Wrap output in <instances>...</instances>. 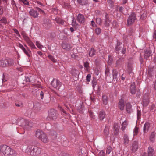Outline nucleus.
I'll return each instance as SVG.
<instances>
[{
  "label": "nucleus",
  "instance_id": "774afa93",
  "mask_svg": "<svg viewBox=\"0 0 156 156\" xmlns=\"http://www.w3.org/2000/svg\"><path fill=\"white\" fill-rule=\"evenodd\" d=\"M60 110L63 113L66 114V112L64 110L63 108L61 107L60 109Z\"/></svg>",
  "mask_w": 156,
  "mask_h": 156
},
{
  "label": "nucleus",
  "instance_id": "338daca9",
  "mask_svg": "<svg viewBox=\"0 0 156 156\" xmlns=\"http://www.w3.org/2000/svg\"><path fill=\"white\" fill-rule=\"evenodd\" d=\"M24 1V2H23V3L24 5H28L29 4V3L27 2V0H23Z\"/></svg>",
  "mask_w": 156,
  "mask_h": 156
},
{
  "label": "nucleus",
  "instance_id": "c85d7f7f",
  "mask_svg": "<svg viewBox=\"0 0 156 156\" xmlns=\"http://www.w3.org/2000/svg\"><path fill=\"white\" fill-rule=\"evenodd\" d=\"M102 99L103 104L106 105L108 103L107 97L105 95H103L102 97Z\"/></svg>",
  "mask_w": 156,
  "mask_h": 156
},
{
  "label": "nucleus",
  "instance_id": "6e6552de",
  "mask_svg": "<svg viewBox=\"0 0 156 156\" xmlns=\"http://www.w3.org/2000/svg\"><path fill=\"white\" fill-rule=\"evenodd\" d=\"M48 117L52 119H55L57 117L56 111L53 109L50 110L48 112Z\"/></svg>",
  "mask_w": 156,
  "mask_h": 156
},
{
  "label": "nucleus",
  "instance_id": "423d86ee",
  "mask_svg": "<svg viewBox=\"0 0 156 156\" xmlns=\"http://www.w3.org/2000/svg\"><path fill=\"white\" fill-rule=\"evenodd\" d=\"M51 84L55 88L59 90L62 85V83L58 79H54L51 82Z\"/></svg>",
  "mask_w": 156,
  "mask_h": 156
},
{
  "label": "nucleus",
  "instance_id": "a19ab883",
  "mask_svg": "<svg viewBox=\"0 0 156 156\" xmlns=\"http://www.w3.org/2000/svg\"><path fill=\"white\" fill-rule=\"evenodd\" d=\"M0 22L1 23H3L4 24H6L7 23L6 19L5 17L2 18L0 20Z\"/></svg>",
  "mask_w": 156,
  "mask_h": 156
},
{
  "label": "nucleus",
  "instance_id": "8fccbe9b",
  "mask_svg": "<svg viewBox=\"0 0 156 156\" xmlns=\"http://www.w3.org/2000/svg\"><path fill=\"white\" fill-rule=\"evenodd\" d=\"M73 75L74 76L77 75L78 73V72L77 70H73L72 71Z\"/></svg>",
  "mask_w": 156,
  "mask_h": 156
},
{
  "label": "nucleus",
  "instance_id": "13d9d810",
  "mask_svg": "<svg viewBox=\"0 0 156 156\" xmlns=\"http://www.w3.org/2000/svg\"><path fill=\"white\" fill-rule=\"evenodd\" d=\"M76 20H75V19L74 18H73L72 20V25L74 26H76Z\"/></svg>",
  "mask_w": 156,
  "mask_h": 156
},
{
  "label": "nucleus",
  "instance_id": "2f4dec72",
  "mask_svg": "<svg viewBox=\"0 0 156 156\" xmlns=\"http://www.w3.org/2000/svg\"><path fill=\"white\" fill-rule=\"evenodd\" d=\"M15 105L16 106L20 107H22L23 106L22 102L19 101H16Z\"/></svg>",
  "mask_w": 156,
  "mask_h": 156
},
{
  "label": "nucleus",
  "instance_id": "412c9836",
  "mask_svg": "<svg viewBox=\"0 0 156 156\" xmlns=\"http://www.w3.org/2000/svg\"><path fill=\"white\" fill-rule=\"evenodd\" d=\"M138 148V143L136 141H134L132 144V150L133 151L137 150Z\"/></svg>",
  "mask_w": 156,
  "mask_h": 156
},
{
  "label": "nucleus",
  "instance_id": "9b49d317",
  "mask_svg": "<svg viewBox=\"0 0 156 156\" xmlns=\"http://www.w3.org/2000/svg\"><path fill=\"white\" fill-rule=\"evenodd\" d=\"M24 46L26 47L27 49L25 48L23 50V51L28 57H31V51L26 45H25Z\"/></svg>",
  "mask_w": 156,
  "mask_h": 156
},
{
  "label": "nucleus",
  "instance_id": "3c124183",
  "mask_svg": "<svg viewBox=\"0 0 156 156\" xmlns=\"http://www.w3.org/2000/svg\"><path fill=\"white\" fill-rule=\"evenodd\" d=\"M91 75L89 74L86 77V80L87 81H90V80Z\"/></svg>",
  "mask_w": 156,
  "mask_h": 156
},
{
  "label": "nucleus",
  "instance_id": "a211bd4d",
  "mask_svg": "<svg viewBox=\"0 0 156 156\" xmlns=\"http://www.w3.org/2000/svg\"><path fill=\"white\" fill-rule=\"evenodd\" d=\"M150 127V124L148 122L146 123L144 126L143 132L144 133H146L149 131Z\"/></svg>",
  "mask_w": 156,
  "mask_h": 156
},
{
  "label": "nucleus",
  "instance_id": "09e8293b",
  "mask_svg": "<svg viewBox=\"0 0 156 156\" xmlns=\"http://www.w3.org/2000/svg\"><path fill=\"white\" fill-rule=\"evenodd\" d=\"M17 46L20 48L22 50L24 49L25 48L20 43H18Z\"/></svg>",
  "mask_w": 156,
  "mask_h": 156
},
{
  "label": "nucleus",
  "instance_id": "dca6fc26",
  "mask_svg": "<svg viewBox=\"0 0 156 156\" xmlns=\"http://www.w3.org/2000/svg\"><path fill=\"white\" fill-rule=\"evenodd\" d=\"M105 111L102 110L100 111L99 113L98 117L101 120H103V119L105 118Z\"/></svg>",
  "mask_w": 156,
  "mask_h": 156
},
{
  "label": "nucleus",
  "instance_id": "2eb2a0df",
  "mask_svg": "<svg viewBox=\"0 0 156 156\" xmlns=\"http://www.w3.org/2000/svg\"><path fill=\"white\" fill-rule=\"evenodd\" d=\"M148 156H153L155 154V151L153 148L149 147L148 148Z\"/></svg>",
  "mask_w": 156,
  "mask_h": 156
},
{
  "label": "nucleus",
  "instance_id": "0eeeda50",
  "mask_svg": "<svg viewBox=\"0 0 156 156\" xmlns=\"http://www.w3.org/2000/svg\"><path fill=\"white\" fill-rule=\"evenodd\" d=\"M136 19V14L134 13H132L129 16L127 20V24L131 25L134 22Z\"/></svg>",
  "mask_w": 156,
  "mask_h": 156
},
{
  "label": "nucleus",
  "instance_id": "c03bdc74",
  "mask_svg": "<svg viewBox=\"0 0 156 156\" xmlns=\"http://www.w3.org/2000/svg\"><path fill=\"white\" fill-rule=\"evenodd\" d=\"M95 32L96 33L97 35H98L99 34H100V33L101 32V29L100 28H96L95 29Z\"/></svg>",
  "mask_w": 156,
  "mask_h": 156
},
{
  "label": "nucleus",
  "instance_id": "5701e85b",
  "mask_svg": "<svg viewBox=\"0 0 156 156\" xmlns=\"http://www.w3.org/2000/svg\"><path fill=\"white\" fill-rule=\"evenodd\" d=\"M113 128L114 133L115 134L117 135L118 133L119 128L118 124L117 123H115L114 125Z\"/></svg>",
  "mask_w": 156,
  "mask_h": 156
},
{
  "label": "nucleus",
  "instance_id": "c9c22d12",
  "mask_svg": "<svg viewBox=\"0 0 156 156\" xmlns=\"http://www.w3.org/2000/svg\"><path fill=\"white\" fill-rule=\"evenodd\" d=\"M112 148L108 146L107 149L106 153L107 154H109L112 151Z\"/></svg>",
  "mask_w": 156,
  "mask_h": 156
},
{
  "label": "nucleus",
  "instance_id": "e2e57ef3",
  "mask_svg": "<svg viewBox=\"0 0 156 156\" xmlns=\"http://www.w3.org/2000/svg\"><path fill=\"white\" fill-rule=\"evenodd\" d=\"M91 25L93 27H96V25L95 24L94 22L93 21H91Z\"/></svg>",
  "mask_w": 156,
  "mask_h": 156
},
{
  "label": "nucleus",
  "instance_id": "4d7b16f0",
  "mask_svg": "<svg viewBox=\"0 0 156 156\" xmlns=\"http://www.w3.org/2000/svg\"><path fill=\"white\" fill-rule=\"evenodd\" d=\"M93 86L94 87L97 84V82L96 80H94L92 82Z\"/></svg>",
  "mask_w": 156,
  "mask_h": 156
},
{
  "label": "nucleus",
  "instance_id": "f8f14e48",
  "mask_svg": "<svg viewBox=\"0 0 156 156\" xmlns=\"http://www.w3.org/2000/svg\"><path fill=\"white\" fill-rule=\"evenodd\" d=\"M113 78L112 79H111V80H109V82H111L112 80H113V82H116L118 80L117 78V75L118 72L115 70L113 71Z\"/></svg>",
  "mask_w": 156,
  "mask_h": 156
},
{
  "label": "nucleus",
  "instance_id": "f03ea898",
  "mask_svg": "<svg viewBox=\"0 0 156 156\" xmlns=\"http://www.w3.org/2000/svg\"><path fill=\"white\" fill-rule=\"evenodd\" d=\"M0 153L5 156H16L14 150L6 145H2L0 147Z\"/></svg>",
  "mask_w": 156,
  "mask_h": 156
},
{
  "label": "nucleus",
  "instance_id": "5fc2aeb1",
  "mask_svg": "<svg viewBox=\"0 0 156 156\" xmlns=\"http://www.w3.org/2000/svg\"><path fill=\"white\" fill-rule=\"evenodd\" d=\"M37 9L39 12H40L41 13L44 14V11L42 10L40 8L37 7L36 8Z\"/></svg>",
  "mask_w": 156,
  "mask_h": 156
},
{
  "label": "nucleus",
  "instance_id": "72a5a7b5",
  "mask_svg": "<svg viewBox=\"0 0 156 156\" xmlns=\"http://www.w3.org/2000/svg\"><path fill=\"white\" fill-rule=\"evenodd\" d=\"M143 105L145 106H147L149 102L148 98L147 97L146 100L144 98L143 99Z\"/></svg>",
  "mask_w": 156,
  "mask_h": 156
},
{
  "label": "nucleus",
  "instance_id": "473e14b6",
  "mask_svg": "<svg viewBox=\"0 0 156 156\" xmlns=\"http://www.w3.org/2000/svg\"><path fill=\"white\" fill-rule=\"evenodd\" d=\"M132 105L129 103H127V113H130L132 112V109L131 108Z\"/></svg>",
  "mask_w": 156,
  "mask_h": 156
},
{
  "label": "nucleus",
  "instance_id": "393cba45",
  "mask_svg": "<svg viewBox=\"0 0 156 156\" xmlns=\"http://www.w3.org/2000/svg\"><path fill=\"white\" fill-rule=\"evenodd\" d=\"M96 51L94 49L92 48H90L89 52V56L92 57L95 54Z\"/></svg>",
  "mask_w": 156,
  "mask_h": 156
},
{
  "label": "nucleus",
  "instance_id": "4468645a",
  "mask_svg": "<svg viewBox=\"0 0 156 156\" xmlns=\"http://www.w3.org/2000/svg\"><path fill=\"white\" fill-rule=\"evenodd\" d=\"M30 14L33 17L37 18L38 16V13L36 10L31 9L29 12Z\"/></svg>",
  "mask_w": 156,
  "mask_h": 156
},
{
  "label": "nucleus",
  "instance_id": "58836bf2",
  "mask_svg": "<svg viewBox=\"0 0 156 156\" xmlns=\"http://www.w3.org/2000/svg\"><path fill=\"white\" fill-rule=\"evenodd\" d=\"M48 57L54 62L55 63L56 62V60L51 55H48Z\"/></svg>",
  "mask_w": 156,
  "mask_h": 156
},
{
  "label": "nucleus",
  "instance_id": "7c9ffc66",
  "mask_svg": "<svg viewBox=\"0 0 156 156\" xmlns=\"http://www.w3.org/2000/svg\"><path fill=\"white\" fill-rule=\"evenodd\" d=\"M109 69L108 68H106V70L105 71V73L106 76V79L108 81V80L109 79Z\"/></svg>",
  "mask_w": 156,
  "mask_h": 156
},
{
  "label": "nucleus",
  "instance_id": "c756f323",
  "mask_svg": "<svg viewBox=\"0 0 156 156\" xmlns=\"http://www.w3.org/2000/svg\"><path fill=\"white\" fill-rule=\"evenodd\" d=\"M151 55V51H146L144 54V57L145 58L147 59Z\"/></svg>",
  "mask_w": 156,
  "mask_h": 156
},
{
  "label": "nucleus",
  "instance_id": "ea45409f",
  "mask_svg": "<svg viewBox=\"0 0 156 156\" xmlns=\"http://www.w3.org/2000/svg\"><path fill=\"white\" fill-rule=\"evenodd\" d=\"M50 134L53 136L54 138H55L56 136V133L54 131H51L50 132Z\"/></svg>",
  "mask_w": 156,
  "mask_h": 156
},
{
  "label": "nucleus",
  "instance_id": "de8ad7c7",
  "mask_svg": "<svg viewBox=\"0 0 156 156\" xmlns=\"http://www.w3.org/2000/svg\"><path fill=\"white\" fill-rule=\"evenodd\" d=\"M96 22L99 25L101 23V20L100 18H97L96 19Z\"/></svg>",
  "mask_w": 156,
  "mask_h": 156
},
{
  "label": "nucleus",
  "instance_id": "9d476101",
  "mask_svg": "<svg viewBox=\"0 0 156 156\" xmlns=\"http://www.w3.org/2000/svg\"><path fill=\"white\" fill-rule=\"evenodd\" d=\"M77 20L80 23H84L85 21V19L83 16L81 14L78 15L77 17Z\"/></svg>",
  "mask_w": 156,
  "mask_h": 156
},
{
  "label": "nucleus",
  "instance_id": "bb28decb",
  "mask_svg": "<svg viewBox=\"0 0 156 156\" xmlns=\"http://www.w3.org/2000/svg\"><path fill=\"white\" fill-rule=\"evenodd\" d=\"M156 133L155 132H153L151 134L149 139L151 141L153 142L155 140V135Z\"/></svg>",
  "mask_w": 156,
  "mask_h": 156
},
{
  "label": "nucleus",
  "instance_id": "0e129e2a",
  "mask_svg": "<svg viewBox=\"0 0 156 156\" xmlns=\"http://www.w3.org/2000/svg\"><path fill=\"white\" fill-rule=\"evenodd\" d=\"M153 37L154 38L156 39V30H155L153 33Z\"/></svg>",
  "mask_w": 156,
  "mask_h": 156
},
{
  "label": "nucleus",
  "instance_id": "1a4fd4ad",
  "mask_svg": "<svg viewBox=\"0 0 156 156\" xmlns=\"http://www.w3.org/2000/svg\"><path fill=\"white\" fill-rule=\"evenodd\" d=\"M43 25L44 27L47 28L50 27L51 26V21L48 19L44 20Z\"/></svg>",
  "mask_w": 156,
  "mask_h": 156
},
{
  "label": "nucleus",
  "instance_id": "4be33fe9",
  "mask_svg": "<svg viewBox=\"0 0 156 156\" xmlns=\"http://www.w3.org/2000/svg\"><path fill=\"white\" fill-rule=\"evenodd\" d=\"M128 73L131 76H133L134 74L132 72L133 68L131 65H129L127 66V72L128 71Z\"/></svg>",
  "mask_w": 156,
  "mask_h": 156
},
{
  "label": "nucleus",
  "instance_id": "680f3d73",
  "mask_svg": "<svg viewBox=\"0 0 156 156\" xmlns=\"http://www.w3.org/2000/svg\"><path fill=\"white\" fill-rule=\"evenodd\" d=\"M131 93L132 94H134L135 93L136 90V89L130 90Z\"/></svg>",
  "mask_w": 156,
  "mask_h": 156
},
{
  "label": "nucleus",
  "instance_id": "37998d69",
  "mask_svg": "<svg viewBox=\"0 0 156 156\" xmlns=\"http://www.w3.org/2000/svg\"><path fill=\"white\" fill-rule=\"evenodd\" d=\"M36 45L39 48H42L43 47V46L38 41L36 42Z\"/></svg>",
  "mask_w": 156,
  "mask_h": 156
},
{
  "label": "nucleus",
  "instance_id": "bf43d9fd",
  "mask_svg": "<svg viewBox=\"0 0 156 156\" xmlns=\"http://www.w3.org/2000/svg\"><path fill=\"white\" fill-rule=\"evenodd\" d=\"M44 95V93L43 91H41V93H40V96H41V99H43V98Z\"/></svg>",
  "mask_w": 156,
  "mask_h": 156
},
{
  "label": "nucleus",
  "instance_id": "b1692460",
  "mask_svg": "<svg viewBox=\"0 0 156 156\" xmlns=\"http://www.w3.org/2000/svg\"><path fill=\"white\" fill-rule=\"evenodd\" d=\"M22 34L23 35L24 39L27 43L31 41L29 37L25 33L23 32Z\"/></svg>",
  "mask_w": 156,
  "mask_h": 156
},
{
  "label": "nucleus",
  "instance_id": "864d4df0",
  "mask_svg": "<svg viewBox=\"0 0 156 156\" xmlns=\"http://www.w3.org/2000/svg\"><path fill=\"white\" fill-rule=\"evenodd\" d=\"M141 115V112L139 110L137 111V119H139L140 118V117Z\"/></svg>",
  "mask_w": 156,
  "mask_h": 156
},
{
  "label": "nucleus",
  "instance_id": "603ef678",
  "mask_svg": "<svg viewBox=\"0 0 156 156\" xmlns=\"http://www.w3.org/2000/svg\"><path fill=\"white\" fill-rule=\"evenodd\" d=\"M89 64L88 62H84V67L85 68H86L87 69H88L89 66Z\"/></svg>",
  "mask_w": 156,
  "mask_h": 156
},
{
  "label": "nucleus",
  "instance_id": "6e6d98bb",
  "mask_svg": "<svg viewBox=\"0 0 156 156\" xmlns=\"http://www.w3.org/2000/svg\"><path fill=\"white\" fill-rule=\"evenodd\" d=\"M13 31H14V32L16 34L18 35V36H20V34L19 31H18V30H16V29H13Z\"/></svg>",
  "mask_w": 156,
  "mask_h": 156
},
{
  "label": "nucleus",
  "instance_id": "79ce46f5",
  "mask_svg": "<svg viewBox=\"0 0 156 156\" xmlns=\"http://www.w3.org/2000/svg\"><path fill=\"white\" fill-rule=\"evenodd\" d=\"M32 48H36L33 42H32L31 41H30L28 43H27Z\"/></svg>",
  "mask_w": 156,
  "mask_h": 156
},
{
  "label": "nucleus",
  "instance_id": "f257e3e1",
  "mask_svg": "<svg viewBox=\"0 0 156 156\" xmlns=\"http://www.w3.org/2000/svg\"><path fill=\"white\" fill-rule=\"evenodd\" d=\"M37 144V142L36 141H30L25 150V153L32 156H37L40 154L41 149L36 146Z\"/></svg>",
  "mask_w": 156,
  "mask_h": 156
},
{
  "label": "nucleus",
  "instance_id": "f704fd0d",
  "mask_svg": "<svg viewBox=\"0 0 156 156\" xmlns=\"http://www.w3.org/2000/svg\"><path fill=\"white\" fill-rule=\"evenodd\" d=\"M127 127V122L125 121L122 124V131H124Z\"/></svg>",
  "mask_w": 156,
  "mask_h": 156
},
{
  "label": "nucleus",
  "instance_id": "a878e982",
  "mask_svg": "<svg viewBox=\"0 0 156 156\" xmlns=\"http://www.w3.org/2000/svg\"><path fill=\"white\" fill-rule=\"evenodd\" d=\"M77 2L79 4L82 5H86L88 4L87 0H77Z\"/></svg>",
  "mask_w": 156,
  "mask_h": 156
},
{
  "label": "nucleus",
  "instance_id": "ddd939ff",
  "mask_svg": "<svg viewBox=\"0 0 156 156\" xmlns=\"http://www.w3.org/2000/svg\"><path fill=\"white\" fill-rule=\"evenodd\" d=\"M62 48L66 50L69 51L72 48L71 45L69 44L63 43L62 45Z\"/></svg>",
  "mask_w": 156,
  "mask_h": 156
},
{
  "label": "nucleus",
  "instance_id": "6ab92c4d",
  "mask_svg": "<svg viewBox=\"0 0 156 156\" xmlns=\"http://www.w3.org/2000/svg\"><path fill=\"white\" fill-rule=\"evenodd\" d=\"M124 48V45L120 42H118L116 46L115 49L116 51H119Z\"/></svg>",
  "mask_w": 156,
  "mask_h": 156
},
{
  "label": "nucleus",
  "instance_id": "7ed1b4c3",
  "mask_svg": "<svg viewBox=\"0 0 156 156\" xmlns=\"http://www.w3.org/2000/svg\"><path fill=\"white\" fill-rule=\"evenodd\" d=\"M36 136L42 142L46 143L48 140V139L45 133L43 132L40 130H38L35 133Z\"/></svg>",
  "mask_w": 156,
  "mask_h": 156
},
{
  "label": "nucleus",
  "instance_id": "aec40b11",
  "mask_svg": "<svg viewBox=\"0 0 156 156\" xmlns=\"http://www.w3.org/2000/svg\"><path fill=\"white\" fill-rule=\"evenodd\" d=\"M119 107L121 110H123L125 106L124 100L123 99H121L119 101Z\"/></svg>",
  "mask_w": 156,
  "mask_h": 156
},
{
  "label": "nucleus",
  "instance_id": "4c0bfd02",
  "mask_svg": "<svg viewBox=\"0 0 156 156\" xmlns=\"http://www.w3.org/2000/svg\"><path fill=\"white\" fill-rule=\"evenodd\" d=\"M138 127L136 126L134 129V135H136L138 133Z\"/></svg>",
  "mask_w": 156,
  "mask_h": 156
},
{
  "label": "nucleus",
  "instance_id": "f3484780",
  "mask_svg": "<svg viewBox=\"0 0 156 156\" xmlns=\"http://www.w3.org/2000/svg\"><path fill=\"white\" fill-rule=\"evenodd\" d=\"M105 19L104 25L105 27H108L109 26L110 21L108 18L107 13L105 14Z\"/></svg>",
  "mask_w": 156,
  "mask_h": 156
},
{
  "label": "nucleus",
  "instance_id": "49530a36",
  "mask_svg": "<svg viewBox=\"0 0 156 156\" xmlns=\"http://www.w3.org/2000/svg\"><path fill=\"white\" fill-rule=\"evenodd\" d=\"M130 90L135 89V84L133 82L131 83V85L130 87Z\"/></svg>",
  "mask_w": 156,
  "mask_h": 156
},
{
  "label": "nucleus",
  "instance_id": "a18cd8bd",
  "mask_svg": "<svg viewBox=\"0 0 156 156\" xmlns=\"http://www.w3.org/2000/svg\"><path fill=\"white\" fill-rule=\"evenodd\" d=\"M62 6L63 7L66 8H68L69 7V5L68 3L64 2L62 4Z\"/></svg>",
  "mask_w": 156,
  "mask_h": 156
},
{
  "label": "nucleus",
  "instance_id": "20e7f679",
  "mask_svg": "<svg viewBox=\"0 0 156 156\" xmlns=\"http://www.w3.org/2000/svg\"><path fill=\"white\" fill-rule=\"evenodd\" d=\"M14 62L13 59L3 58L0 60V66L5 67L11 66L14 65Z\"/></svg>",
  "mask_w": 156,
  "mask_h": 156
},
{
  "label": "nucleus",
  "instance_id": "052dcab7",
  "mask_svg": "<svg viewBox=\"0 0 156 156\" xmlns=\"http://www.w3.org/2000/svg\"><path fill=\"white\" fill-rule=\"evenodd\" d=\"M32 78V76H31L30 78H29V77H27L26 78V81L27 82H31V81L30 80V78Z\"/></svg>",
  "mask_w": 156,
  "mask_h": 156
},
{
  "label": "nucleus",
  "instance_id": "e433bc0d",
  "mask_svg": "<svg viewBox=\"0 0 156 156\" xmlns=\"http://www.w3.org/2000/svg\"><path fill=\"white\" fill-rule=\"evenodd\" d=\"M104 133L105 135L107 136L109 134V128L108 127H105L104 130Z\"/></svg>",
  "mask_w": 156,
  "mask_h": 156
},
{
  "label": "nucleus",
  "instance_id": "69168bd1",
  "mask_svg": "<svg viewBox=\"0 0 156 156\" xmlns=\"http://www.w3.org/2000/svg\"><path fill=\"white\" fill-rule=\"evenodd\" d=\"M89 114H90V117L91 118H92V119H94V115H93V113L92 112H89Z\"/></svg>",
  "mask_w": 156,
  "mask_h": 156
},
{
  "label": "nucleus",
  "instance_id": "cd10ccee",
  "mask_svg": "<svg viewBox=\"0 0 156 156\" xmlns=\"http://www.w3.org/2000/svg\"><path fill=\"white\" fill-rule=\"evenodd\" d=\"M55 21L57 23L60 24L62 25L64 24L65 21L59 18H57L55 19Z\"/></svg>",
  "mask_w": 156,
  "mask_h": 156
},
{
  "label": "nucleus",
  "instance_id": "39448f33",
  "mask_svg": "<svg viewBox=\"0 0 156 156\" xmlns=\"http://www.w3.org/2000/svg\"><path fill=\"white\" fill-rule=\"evenodd\" d=\"M20 122L22 123L21 126L25 128L29 129L31 128L32 124L27 120L22 119Z\"/></svg>",
  "mask_w": 156,
  "mask_h": 156
}]
</instances>
